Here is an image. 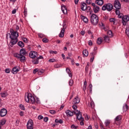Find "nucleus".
<instances>
[{"label":"nucleus","mask_w":129,"mask_h":129,"mask_svg":"<svg viewBox=\"0 0 129 129\" xmlns=\"http://www.w3.org/2000/svg\"><path fill=\"white\" fill-rule=\"evenodd\" d=\"M95 3L97 4L98 6H102V5H103V0H97Z\"/></svg>","instance_id":"nucleus-19"},{"label":"nucleus","mask_w":129,"mask_h":129,"mask_svg":"<svg viewBox=\"0 0 129 129\" xmlns=\"http://www.w3.org/2000/svg\"><path fill=\"white\" fill-rule=\"evenodd\" d=\"M83 57H87V56H88V51L84 50L83 51Z\"/></svg>","instance_id":"nucleus-23"},{"label":"nucleus","mask_w":129,"mask_h":129,"mask_svg":"<svg viewBox=\"0 0 129 129\" xmlns=\"http://www.w3.org/2000/svg\"><path fill=\"white\" fill-rule=\"evenodd\" d=\"M122 3H128L129 0H121Z\"/></svg>","instance_id":"nucleus-58"},{"label":"nucleus","mask_w":129,"mask_h":129,"mask_svg":"<svg viewBox=\"0 0 129 129\" xmlns=\"http://www.w3.org/2000/svg\"><path fill=\"white\" fill-rule=\"evenodd\" d=\"M48 61L50 62L51 63H53V62H55V59L51 58V59H49Z\"/></svg>","instance_id":"nucleus-45"},{"label":"nucleus","mask_w":129,"mask_h":129,"mask_svg":"<svg viewBox=\"0 0 129 129\" xmlns=\"http://www.w3.org/2000/svg\"><path fill=\"white\" fill-rule=\"evenodd\" d=\"M66 113L68 116H73V112L70 111V110H67L66 111Z\"/></svg>","instance_id":"nucleus-15"},{"label":"nucleus","mask_w":129,"mask_h":129,"mask_svg":"<svg viewBox=\"0 0 129 129\" xmlns=\"http://www.w3.org/2000/svg\"><path fill=\"white\" fill-rule=\"evenodd\" d=\"M73 112V113H75V114H76V115H78V114L81 113L80 111H78V110H75Z\"/></svg>","instance_id":"nucleus-29"},{"label":"nucleus","mask_w":129,"mask_h":129,"mask_svg":"<svg viewBox=\"0 0 129 129\" xmlns=\"http://www.w3.org/2000/svg\"><path fill=\"white\" fill-rule=\"evenodd\" d=\"M87 8V5L86 3H83L81 6V9L82 11H86V9Z\"/></svg>","instance_id":"nucleus-18"},{"label":"nucleus","mask_w":129,"mask_h":129,"mask_svg":"<svg viewBox=\"0 0 129 129\" xmlns=\"http://www.w3.org/2000/svg\"><path fill=\"white\" fill-rule=\"evenodd\" d=\"M25 101H26V102H30L31 103H32V104H34L35 102H36V103H39V99H35V97L32 96V94L31 93L27 94L25 95Z\"/></svg>","instance_id":"nucleus-2"},{"label":"nucleus","mask_w":129,"mask_h":129,"mask_svg":"<svg viewBox=\"0 0 129 129\" xmlns=\"http://www.w3.org/2000/svg\"><path fill=\"white\" fill-rule=\"evenodd\" d=\"M10 33L7 34V38L8 39V37H10L11 40L10 42L9 43V46L10 47H13L14 45H16L17 43L18 42V37H19V33H18V32L14 31V29H10Z\"/></svg>","instance_id":"nucleus-1"},{"label":"nucleus","mask_w":129,"mask_h":129,"mask_svg":"<svg viewBox=\"0 0 129 129\" xmlns=\"http://www.w3.org/2000/svg\"><path fill=\"white\" fill-rule=\"evenodd\" d=\"M86 2L88 5H90L92 3V1L91 0H86Z\"/></svg>","instance_id":"nucleus-44"},{"label":"nucleus","mask_w":129,"mask_h":129,"mask_svg":"<svg viewBox=\"0 0 129 129\" xmlns=\"http://www.w3.org/2000/svg\"><path fill=\"white\" fill-rule=\"evenodd\" d=\"M69 83L70 86H72L73 85V80H70Z\"/></svg>","instance_id":"nucleus-38"},{"label":"nucleus","mask_w":129,"mask_h":129,"mask_svg":"<svg viewBox=\"0 0 129 129\" xmlns=\"http://www.w3.org/2000/svg\"><path fill=\"white\" fill-rule=\"evenodd\" d=\"M26 54H27L26 52V49L22 48L20 50V53L18 54L19 56H26Z\"/></svg>","instance_id":"nucleus-10"},{"label":"nucleus","mask_w":129,"mask_h":129,"mask_svg":"<svg viewBox=\"0 0 129 129\" xmlns=\"http://www.w3.org/2000/svg\"><path fill=\"white\" fill-rule=\"evenodd\" d=\"M32 62L33 64H38L39 63V60L38 59H36V60H32Z\"/></svg>","instance_id":"nucleus-37"},{"label":"nucleus","mask_w":129,"mask_h":129,"mask_svg":"<svg viewBox=\"0 0 129 129\" xmlns=\"http://www.w3.org/2000/svg\"><path fill=\"white\" fill-rule=\"evenodd\" d=\"M16 125H19V123H20V121H19V120H16Z\"/></svg>","instance_id":"nucleus-63"},{"label":"nucleus","mask_w":129,"mask_h":129,"mask_svg":"<svg viewBox=\"0 0 129 129\" xmlns=\"http://www.w3.org/2000/svg\"><path fill=\"white\" fill-rule=\"evenodd\" d=\"M80 124H81V125H84V122H83V121L81 120Z\"/></svg>","instance_id":"nucleus-64"},{"label":"nucleus","mask_w":129,"mask_h":129,"mask_svg":"<svg viewBox=\"0 0 129 129\" xmlns=\"http://www.w3.org/2000/svg\"><path fill=\"white\" fill-rule=\"evenodd\" d=\"M100 9V8L98 6L93 7L94 13H95V14L98 13V12H99Z\"/></svg>","instance_id":"nucleus-17"},{"label":"nucleus","mask_w":129,"mask_h":129,"mask_svg":"<svg viewBox=\"0 0 129 129\" xmlns=\"http://www.w3.org/2000/svg\"><path fill=\"white\" fill-rule=\"evenodd\" d=\"M19 71L20 69H19V68H18L17 67H15L12 69V73L13 74H17Z\"/></svg>","instance_id":"nucleus-11"},{"label":"nucleus","mask_w":129,"mask_h":129,"mask_svg":"<svg viewBox=\"0 0 129 129\" xmlns=\"http://www.w3.org/2000/svg\"><path fill=\"white\" fill-rule=\"evenodd\" d=\"M42 41L43 42V43H48L49 42V40H48V39L44 38L42 39Z\"/></svg>","instance_id":"nucleus-36"},{"label":"nucleus","mask_w":129,"mask_h":129,"mask_svg":"<svg viewBox=\"0 0 129 129\" xmlns=\"http://www.w3.org/2000/svg\"><path fill=\"white\" fill-rule=\"evenodd\" d=\"M5 123H6V120L5 119L2 120L0 121V124H1V125H4Z\"/></svg>","instance_id":"nucleus-35"},{"label":"nucleus","mask_w":129,"mask_h":129,"mask_svg":"<svg viewBox=\"0 0 129 129\" xmlns=\"http://www.w3.org/2000/svg\"><path fill=\"white\" fill-rule=\"evenodd\" d=\"M86 86H84L83 87V91H84V92H85V90H86Z\"/></svg>","instance_id":"nucleus-60"},{"label":"nucleus","mask_w":129,"mask_h":129,"mask_svg":"<svg viewBox=\"0 0 129 129\" xmlns=\"http://www.w3.org/2000/svg\"><path fill=\"white\" fill-rule=\"evenodd\" d=\"M14 55V57H16L17 59H20L21 62H25L26 61L25 56L19 55V53H15Z\"/></svg>","instance_id":"nucleus-5"},{"label":"nucleus","mask_w":129,"mask_h":129,"mask_svg":"<svg viewBox=\"0 0 129 129\" xmlns=\"http://www.w3.org/2000/svg\"><path fill=\"white\" fill-rule=\"evenodd\" d=\"M8 113V111L5 108H3L0 111V115L2 117L6 116Z\"/></svg>","instance_id":"nucleus-9"},{"label":"nucleus","mask_w":129,"mask_h":129,"mask_svg":"<svg viewBox=\"0 0 129 129\" xmlns=\"http://www.w3.org/2000/svg\"><path fill=\"white\" fill-rule=\"evenodd\" d=\"M16 12H17V10L14 9V10H13V11H12V14H16Z\"/></svg>","instance_id":"nucleus-62"},{"label":"nucleus","mask_w":129,"mask_h":129,"mask_svg":"<svg viewBox=\"0 0 129 129\" xmlns=\"http://www.w3.org/2000/svg\"><path fill=\"white\" fill-rule=\"evenodd\" d=\"M122 21H124L125 22H128L129 20V16H124L122 18Z\"/></svg>","instance_id":"nucleus-20"},{"label":"nucleus","mask_w":129,"mask_h":129,"mask_svg":"<svg viewBox=\"0 0 129 129\" xmlns=\"http://www.w3.org/2000/svg\"><path fill=\"white\" fill-rule=\"evenodd\" d=\"M81 34L82 36H84V35L85 34V32L83 30H82V31H81Z\"/></svg>","instance_id":"nucleus-57"},{"label":"nucleus","mask_w":129,"mask_h":129,"mask_svg":"<svg viewBox=\"0 0 129 129\" xmlns=\"http://www.w3.org/2000/svg\"><path fill=\"white\" fill-rule=\"evenodd\" d=\"M43 72L42 71H38V75H42L43 74Z\"/></svg>","instance_id":"nucleus-49"},{"label":"nucleus","mask_w":129,"mask_h":129,"mask_svg":"<svg viewBox=\"0 0 129 129\" xmlns=\"http://www.w3.org/2000/svg\"><path fill=\"white\" fill-rule=\"evenodd\" d=\"M90 21L92 25L96 26L98 24V16L94 14H92L90 17Z\"/></svg>","instance_id":"nucleus-3"},{"label":"nucleus","mask_w":129,"mask_h":129,"mask_svg":"<svg viewBox=\"0 0 129 129\" xmlns=\"http://www.w3.org/2000/svg\"><path fill=\"white\" fill-rule=\"evenodd\" d=\"M91 107H92V108H93V107H94V103H93V102H91Z\"/></svg>","instance_id":"nucleus-55"},{"label":"nucleus","mask_w":129,"mask_h":129,"mask_svg":"<svg viewBox=\"0 0 129 129\" xmlns=\"http://www.w3.org/2000/svg\"><path fill=\"white\" fill-rule=\"evenodd\" d=\"M61 11L64 15H66L67 14V8L66 7V6H61Z\"/></svg>","instance_id":"nucleus-13"},{"label":"nucleus","mask_w":129,"mask_h":129,"mask_svg":"<svg viewBox=\"0 0 129 129\" xmlns=\"http://www.w3.org/2000/svg\"><path fill=\"white\" fill-rule=\"evenodd\" d=\"M79 102H80V100L78 97H76L73 100V103H74V104H78Z\"/></svg>","instance_id":"nucleus-16"},{"label":"nucleus","mask_w":129,"mask_h":129,"mask_svg":"<svg viewBox=\"0 0 129 129\" xmlns=\"http://www.w3.org/2000/svg\"><path fill=\"white\" fill-rule=\"evenodd\" d=\"M20 108L22 109V110H25V107H24L23 105L21 104L20 105Z\"/></svg>","instance_id":"nucleus-43"},{"label":"nucleus","mask_w":129,"mask_h":129,"mask_svg":"<svg viewBox=\"0 0 129 129\" xmlns=\"http://www.w3.org/2000/svg\"><path fill=\"white\" fill-rule=\"evenodd\" d=\"M38 119H42L43 118V116L39 115V116H38Z\"/></svg>","instance_id":"nucleus-61"},{"label":"nucleus","mask_w":129,"mask_h":129,"mask_svg":"<svg viewBox=\"0 0 129 129\" xmlns=\"http://www.w3.org/2000/svg\"><path fill=\"white\" fill-rule=\"evenodd\" d=\"M18 45L19 46V47H21V48H24V47H25V44L23 41H19L18 43Z\"/></svg>","instance_id":"nucleus-24"},{"label":"nucleus","mask_w":129,"mask_h":129,"mask_svg":"<svg viewBox=\"0 0 129 129\" xmlns=\"http://www.w3.org/2000/svg\"><path fill=\"white\" fill-rule=\"evenodd\" d=\"M22 40L24 43H28V39L26 38H23Z\"/></svg>","instance_id":"nucleus-41"},{"label":"nucleus","mask_w":129,"mask_h":129,"mask_svg":"<svg viewBox=\"0 0 129 129\" xmlns=\"http://www.w3.org/2000/svg\"><path fill=\"white\" fill-rule=\"evenodd\" d=\"M29 56L30 57V58L34 59V58L38 57V53L36 51H31L29 53Z\"/></svg>","instance_id":"nucleus-8"},{"label":"nucleus","mask_w":129,"mask_h":129,"mask_svg":"<svg viewBox=\"0 0 129 129\" xmlns=\"http://www.w3.org/2000/svg\"><path fill=\"white\" fill-rule=\"evenodd\" d=\"M113 9V6L111 4H105L102 7V11H107L108 12H111Z\"/></svg>","instance_id":"nucleus-4"},{"label":"nucleus","mask_w":129,"mask_h":129,"mask_svg":"<svg viewBox=\"0 0 129 129\" xmlns=\"http://www.w3.org/2000/svg\"><path fill=\"white\" fill-rule=\"evenodd\" d=\"M91 9V8H90V7H89V6L87 7V8H86V10L87 11V12H89Z\"/></svg>","instance_id":"nucleus-52"},{"label":"nucleus","mask_w":129,"mask_h":129,"mask_svg":"<svg viewBox=\"0 0 129 129\" xmlns=\"http://www.w3.org/2000/svg\"><path fill=\"white\" fill-rule=\"evenodd\" d=\"M120 119H121V116H117L115 118V120H116V121H118L120 120Z\"/></svg>","instance_id":"nucleus-31"},{"label":"nucleus","mask_w":129,"mask_h":129,"mask_svg":"<svg viewBox=\"0 0 129 129\" xmlns=\"http://www.w3.org/2000/svg\"><path fill=\"white\" fill-rule=\"evenodd\" d=\"M1 97H7L8 96V94L7 92H4L1 93Z\"/></svg>","instance_id":"nucleus-27"},{"label":"nucleus","mask_w":129,"mask_h":129,"mask_svg":"<svg viewBox=\"0 0 129 129\" xmlns=\"http://www.w3.org/2000/svg\"><path fill=\"white\" fill-rule=\"evenodd\" d=\"M116 21V20L114 19V18H111L110 19V22L111 23H113V24H115V22Z\"/></svg>","instance_id":"nucleus-32"},{"label":"nucleus","mask_w":129,"mask_h":129,"mask_svg":"<svg viewBox=\"0 0 129 129\" xmlns=\"http://www.w3.org/2000/svg\"><path fill=\"white\" fill-rule=\"evenodd\" d=\"M127 21H123L122 20V24H123V26H125L126 25V22Z\"/></svg>","instance_id":"nucleus-53"},{"label":"nucleus","mask_w":129,"mask_h":129,"mask_svg":"<svg viewBox=\"0 0 129 129\" xmlns=\"http://www.w3.org/2000/svg\"><path fill=\"white\" fill-rule=\"evenodd\" d=\"M48 117H45L44 118V121H45V122H47V121H48Z\"/></svg>","instance_id":"nucleus-56"},{"label":"nucleus","mask_w":129,"mask_h":129,"mask_svg":"<svg viewBox=\"0 0 129 129\" xmlns=\"http://www.w3.org/2000/svg\"><path fill=\"white\" fill-rule=\"evenodd\" d=\"M71 128H74V129H76L77 128V126H75V125L74 124H72L71 126Z\"/></svg>","instance_id":"nucleus-47"},{"label":"nucleus","mask_w":129,"mask_h":129,"mask_svg":"<svg viewBox=\"0 0 129 129\" xmlns=\"http://www.w3.org/2000/svg\"><path fill=\"white\" fill-rule=\"evenodd\" d=\"M33 124H34V123H33V120H29L27 124V129H33L34 128V127L33 126Z\"/></svg>","instance_id":"nucleus-7"},{"label":"nucleus","mask_w":129,"mask_h":129,"mask_svg":"<svg viewBox=\"0 0 129 129\" xmlns=\"http://www.w3.org/2000/svg\"><path fill=\"white\" fill-rule=\"evenodd\" d=\"M73 108L74 110H76V109H77V106L76 105H74L73 106Z\"/></svg>","instance_id":"nucleus-51"},{"label":"nucleus","mask_w":129,"mask_h":129,"mask_svg":"<svg viewBox=\"0 0 129 129\" xmlns=\"http://www.w3.org/2000/svg\"><path fill=\"white\" fill-rule=\"evenodd\" d=\"M6 73H10L11 72V70L10 69H6L5 70Z\"/></svg>","instance_id":"nucleus-42"},{"label":"nucleus","mask_w":129,"mask_h":129,"mask_svg":"<svg viewBox=\"0 0 129 129\" xmlns=\"http://www.w3.org/2000/svg\"><path fill=\"white\" fill-rule=\"evenodd\" d=\"M118 10L119 9H116L115 13L116 15H119V11Z\"/></svg>","instance_id":"nucleus-54"},{"label":"nucleus","mask_w":129,"mask_h":129,"mask_svg":"<svg viewBox=\"0 0 129 129\" xmlns=\"http://www.w3.org/2000/svg\"><path fill=\"white\" fill-rule=\"evenodd\" d=\"M91 54L93 56L90 58V62H92L93 60H94V55H95V53L92 52Z\"/></svg>","instance_id":"nucleus-30"},{"label":"nucleus","mask_w":129,"mask_h":129,"mask_svg":"<svg viewBox=\"0 0 129 129\" xmlns=\"http://www.w3.org/2000/svg\"><path fill=\"white\" fill-rule=\"evenodd\" d=\"M104 41L106 42L107 43H108V41H109V37L108 36H105L104 37Z\"/></svg>","instance_id":"nucleus-28"},{"label":"nucleus","mask_w":129,"mask_h":129,"mask_svg":"<svg viewBox=\"0 0 129 129\" xmlns=\"http://www.w3.org/2000/svg\"><path fill=\"white\" fill-rule=\"evenodd\" d=\"M39 71L38 70V69H35L33 70V73L34 74H36V72H38Z\"/></svg>","instance_id":"nucleus-50"},{"label":"nucleus","mask_w":129,"mask_h":129,"mask_svg":"<svg viewBox=\"0 0 129 129\" xmlns=\"http://www.w3.org/2000/svg\"><path fill=\"white\" fill-rule=\"evenodd\" d=\"M123 109L125 111H126L128 109V106L127 104H125V105L123 106Z\"/></svg>","instance_id":"nucleus-33"},{"label":"nucleus","mask_w":129,"mask_h":129,"mask_svg":"<svg viewBox=\"0 0 129 129\" xmlns=\"http://www.w3.org/2000/svg\"><path fill=\"white\" fill-rule=\"evenodd\" d=\"M102 43V38L101 37H99L97 39V44L98 45H100Z\"/></svg>","instance_id":"nucleus-26"},{"label":"nucleus","mask_w":129,"mask_h":129,"mask_svg":"<svg viewBox=\"0 0 129 129\" xmlns=\"http://www.w3.org/2000/svg\"><path fill=\"white\" fill-rule=\"evenodd\" d=\"M77 118H78L79 120H82V121H84V118L82 117V114H81V113H80L77 115Z\"/></svg>","instance_id":"nucleus-12"},{"label":"nucleus","mask_w":129,"mask_h":129,"mask_svg":"<svg viewBox=\"0 0 129 129\" xmlns=\"http://www.w3.org/2000/svg\"><path fill=\"white\" fill-rule=\"evenodd\" d=\"M49 112L51 114H55L56 113V111L54 110H49Z\"/></svg>","instance_id":"nucleus-39"},{"label":"nucleus","mask_w":129,"mask_h":129,"mask_svg":"<svg viewBox=\"0 0 129 129\" xmlns=\"http://www.w3.org/2000/svg\"><path fill=\"white\" fill-rule=\"evenodd\" d=\"M109 123H110V121L109 120H107L105 122L106 126H107V125H109Z\"/></svg>","instance_id":"nucleus-34"},{"label":"nucleus","mask_w":129,"mask_h":129,"mask_svg":"<svg viewBox=\"0 0 129 129\" xmlns=\"http://www.w3.org/2000/svg\"><path fill=\"white\" fill-rule=\"evenodd\" d=\"M125 33H126V35H127V36L129 37V29L128 30H127V29L126 30Z\"/></svg>","instance_id":"nucleus-48"},{"label":"nucleus","mask_w":129,"mask_h":129,"mask_svg":"<svg viewBox=\"0 0 129 129\" xmlns=\"http://www.w3.org/2000/svg\"><path fill=\"white\" fill-rule=\"evenodd\" d=\"M64 33H65L64 29H61L60 33L59 34V37L60 38H63V37H64Z\"/></svg>","instance_id":"nucleus-21"},{"label":"nucleus","mask_w":129,"mask_h":129,"mask_svg":"<svg viewBox=\"0 0 129 129\" xmlns=\"http://www.w3.org/2000/svg\"><path fill=\"white\" fill-rule=\"evenodd\" d=\"M88 43H89V46H92V41L91 40H89Z\"/></svg>","instance_id":"nucleus-59"},{"label":"nucleus","mask_w":129,"mask_h":129,"mask_svg":"<svg viewBox=\"0 0 129 129\" xmlns=\"http://www.w3.org/2000/svg\"><path fill=\"white\" fill-rule=\"evenodd\" d=\"M49 53L50 54H57V51L50 50V51H49Z\"/></svg>","instance_id":"nucleus-40"},{"label":"nucleus","mask_w":129,"mask_h":129,"mask_svg":"<svg viewBox=\"0 0 129 129\" xmlns=\"http://www.w3.org/2000/svg\"><path fill=\"white\" fill-rule=\"evenodd\" d=\"M66 71L67 73L69 74V76L70 77H72V73H71V71H70V69L69 68H67L66 69Z\"/></svg>","instance_id":"nucleus-25"},{"label":"nucleus","mask_w":129,"mask_h":129,"mask_svg":"<svg viewBox=\"0 0 129 129\" xmlns=\"http://www.w3.org/2000/svg\"><path fill=\"white\" fill-rule=\"evenodd\" d=\"M66 28H67V26L66 25V24H63L62 30L65 31V29H66Z\"/></svg>","instance_id":"nucleus-46"},{"label":"nucleus","mask_w":129,"mask_h":129,"mask_svg":"<svg viewBox=\"0 0 129 129\" xmlns=\"http://www.w3.org/2000/svg\"><path fill=\"white\" fill-rule=\"evenodd\" d=\"M114 7L116 10H120L121 5L118 0H115L114 2Z\"/></svg>","instance_id":"nucleus-6"},{"label":"nucleus","mask_w":129,"mask_h":129,"mask_svg":"<svg viewBox=\"0 0 129 129\" xmlns=\"http://www.w3.org/2000/svg\"><path fill=\"white\" fill-rule=\"evenodd\" d=\"M81 19L86 24H87L88 23V19L84 16L81 15Z\"/></svg>","instance_id":"nucleus-14"},{"label":"nucleus","mask_w":129,"mask_h":129,"mask_svg":"<svg viewBox=\"0 0 129 129\" xmlns=\"http://www.w3.org/2000/svg\"><path fill=\"white\" fill-rule=\"evenodd\" d=\"M108 37H109V38H111L113 36V34L112 33V32L110 30H109L107 32V35Z\"/></svg>","instance_id":"nucleus-22"}]
</instances>
